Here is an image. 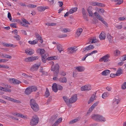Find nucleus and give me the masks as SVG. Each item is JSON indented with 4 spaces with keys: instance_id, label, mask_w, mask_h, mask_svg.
<instances>
[{
    "instance_id": "31",
    "label": "nucleus",
    "mask_w": 126,
    "mask_h": 126,
    "mask_svg": "<svg viewBox=\"0 0 126 126\" xmlns=\"http://www.w3.org/2000/svg\"><path fill=\"white\" fill-rule=\"evenodd\" d=\"M57 48L60 53L61 52V51L63 50L62 46L60 44L57 46Z\"/></svg>"
},
{
    "instance_id": "4",
    "label": "nucleus",
    "mask_w": 126,
    "mask_h": 126,
    "mask_svg": "<svg viewBox=\"0 0 126 126\" xmlns=\"http://www.w3.org/2000/svg\"><path fill=\"white\" fill-rule=\"evenodd\" d=\"M52 63H51L52 65L51 68V70L52 71H55V74H56V75H57L59 72V66L58 64L57 63L55 65H54V63L52 61L51 62Z\"/></svg>"
},
{
    "instance_id": "22",
    "label": "nucleus",
    "mask_w": 126,
    "mask_h": 126,
    "mask_svg": "<svg viewBox=\"0 0 126 126\" xmlns=\"http://www.w3.org/2000/svg\"><path fill=\"white\" fill-rule=\"evenodd\" d=\"M110 73V70H106L102 72L101 73V74L102 75L106 76L109 74Z\"/></svg>"
},
{
    "instance_id": "54",
    "label": "nucleus",
    "mask_w": 126,
    "mask_h": 126,
    "mask_svg": "<svg viewBox=\"0 0 126 126\" xmlns=\"http://www.w3.org/2000/svg\"><path fill=\"white\" fill-rule=\"evenodd\" d=\"M8 17L9 19L11 21L12 20V18L11 14L10 12H8Z\"/></svg>"
},
{
    "instance_id": "53",
    "label": "nucleus",
    "mask_w": 126,
    "mask_h": 126,
    "mask_svg": "<svg viewBox=\"0 0 126 126\" xmlns=\"http://www.w3.org/2000/svg\"><path fill=\"white\" fill-rule=\"evenodd\" d=\"M97 50H94L92 52H91L90 53H88L89 55V56L91 55L92 54H93L95 53H97Z\"/></svg>"
},
{
    "instance_id": "64",
    "label": "nucleus",
    "mask_w": 126,
    "mask_h": 126,
    "mask_svg": "<svg viewBox=\"0 0 126 126\" xmlns=\"http://www.w3.org/2000/svg\"><path fill=\"white\" fill-rule=\"evenodd\" d=\"M118 19L120 21H122L126 20V17H120L118 18Z\"/></svg>"
},
{
    "instance_id": "57",
    "label": "nucleus",
    "mask_w": 126,
    "mask_h": 126,
    "mask_svg": "<svg viewBox=\"0 0 126 126\" xmlns=\"http://www.w3.org/2000/svg\"><path fill=\"white\" fill-rule=\"evenodd\" d=\"M60 74V75L63 76H64L66 75L65 72L63 71H61Z\"/></svg>"
},
{
    "instance_id": "14",
    "label": "nucleus",
    "mask_w": 126,
    "mask_h": 126,
    "mask_svg": "<svg viewBox=\"0 0 126 126\" xmlns=\"http://www.w3.org/2000/svg\"><path fill=\"white\" fill-rule=\"evenodd\" d=\"M94 47V46L92 45H90L87 47H85L83 49V52L87 51L91 49H93Z\"/></svg>"
},
{
    "instance_id": "7",
    "label": "nucleus",
    "mask_w": 126,
    "mask_h": 126,
    "mask_svg": "<svg viewBox=\"0 0 126 126\" xmlns=\"http://www.w3.org/2000/svg\"><path fill=\"white\" fill-rule=\"evenodd\" d=\"M77 99V95L76 94L72 96L69 99V103L72 104L75 102Z\"/></svg>"
},
{
    "instance_id": "10",
    "label": "nucleus",
    "mask_w": 126,
    "mask_h": 126,
    "mask_svg": "<svg viewBox=\"0 0 126 126\" xmlns=\"http://www.w3.org/2000/svg\"><path fill=\"white\" fill-rule=\"evenodd\" d=\"M91 4L93 6H97L101 7H104L105 6V5L104 4L102 3H100L98 2H91Z\"/></svg>"
},
{
    "instance_id": "33",
    "label": "nucleus",
    "mask_w": 126,
    "mask_h": 126,
    "mask_svg": "<svg viewBox=\"0 0 126 126\" xmlns=\"http://www.w3.org/2000/svg\"><path fill=\"white\" fill-rule=\"evenodd\" d=\"M95 96L94 94H93L91 97L90 100L88 101V104H90L91 102H92L95 99Z\"/></svg>"
},
{
    "instance_id": "50",
    "label": "nucleus",
    "mask_w": 126,
    "mask_h": 126,
    "mask_svg": "<svg viewBox=\"0 0 126 126\" xmlns=\"http://www.w3.org/2000/svg\"><path fill=\"white\" fill-rule=\"evenodd\" d=\"M67 36L66 34H61L59 35L58 37L59 38H62L66 37Z\"/></svg>"
},
{
    "instance_id": "25",
    "label": "nucleus",
    "mask_w": 126,
    "mask_h": 126,
    "mask_svg": "<svg viewBox=\"0 0 126 126\" xmlns=\"http://www.w3.org/2000/svg\"><path fill=\"white\" fill-rule=\"evenodd\" d=\"M46 7L40 6L37 8V9L39 11L42 12L45 10L47 9Z\"/></svg>"
},
{
    "instance_id": "1",
    "label": "nucleus",
    "mask_w": 126,
    "mask_h": 126,
    "mask_svg": "<svg viewBox=\"0 0 126 126\" xmlns=\"http://www.w3.org/2000/svg\"><path fill=\"white\" fill-rule=\"evenodd\" d=\"M39 121V118L36 115H34L33 116L31 119L30 124L32 126L36 125L38 123Z\"/></svg>"
},
{
    "instance_id": "44",
    "label": "nucleus",
    "mask_w": 126,
    "mask_h": 126,
    "mask_svg": "<svg viewBox=\"0 0 126 126\" xmlns=\"http://www.w3.org/2000/svg\"><path fill=\"white\" fill-rule=\"evenodd\" d=\"M49 94H50L48 91V89L47 88L46 89V91L45 93V95L47 97L49 96Z\"/></svg>"
},
{
    "instance_id": "21",
    "label": "nucleus",
    "mask_w": 126,
    "mask_h": 126,
    "mask_svg": "<svg viewBox=\"0 0 126 126\" xmlns=\"http://www.w3.org/2000/svg\"><path fill=\"white\" fill-rule=\"evenodd\" d=\"M80 120V118L79 117H77L69 121V124H73L78 121Z\"/></svg>"
},
{
    "instance_id": "55",
    "label": "nucleus",
    "mask_w": 126,
    "mask_h": 126,
    "mask_svg": "<svg viewBox=\"0 0 126 126\" xmlns=\"http://www.w3.org/2000/svg\"><path fill=\"white\" fill-rule=\"evenodd\" d=\"M57 88H58V90H62L63 89V87L62 86L59 85H57Z\"/></svg>"
},
{
    "instance_id": "29",
    "label": "nucleus",
    "mask_w": 126,
    "mask_h": 126,
    "mask_svg": "<svg viewBox=\"0 0 126 126\" xmlns=\"http://www.w3.org/2000/svg\"><path fill=\"white\" fill-rule=\"evenodd\" d=\"M30 89V87L27 88L25 91V94H30L32 92Z\"/></svg>"
},
{
    "instance_id": "6",
    "label": "nucleus",
    "mask_w": 126,
    "mask_h": 126,
    "mask_svg": "<svg viewBox=\"0 0 126 126\" xmlns=\"http://www.w3.org/2000/svg\"><path fill=\"white\" fill-rule=\"evenodd\" d=\"M38 58V56H32L28 57L27 58H25L24 60L26 62L32 61L34 60L37 59Z\"/></svg>"
},
{
    "instance_id": "26",
    "label": "nucleus",
    "mask_w": 126,
    "mask_h": 126,
    "mask_svg": "<svg viewBox=\"0 0 126 126\" xmlns=\"http://www.w3.org/2000/svg\"><path fill=\"white\" fill-rule=\"evenodd\" d=\"M0 56L6 58L11 59L12 58V56H11L5 54H0Z\"/></svg>"
},
{
    "instance_id": "60",
    "label": "nucleus",
    "mask_w": 126,
    "mask_h": 126,
    "mask_svg": "<svg viewBox=\"0 0 126 126\" xmlns=\"http://www.w3.org/2000/svg\"><path fill=\"white\" fill-rule=\"evenodd\" d=\"M22 20L23 22L25 23H26L27 24H30V23L26 19L23 18L22 19Z\"/></svg>"
},
{
    "instance_id": "16",
    "label": "nucleus",
    "mask_w": 126,
    "mask_h": 126,
    "mask_svg": "<svg viewBox=\"0 0 126 126\" xmlns=\"http://www.w3.org/2000/svg\"><path fill=\"white\" fill-rule=\"evenodd\" d=\"M94 14L95 16L96 17V18L99 20L101 21H102V20L103 19V18L97 12H95L94 13Z\"/></svg>"
},
{
    "instance_id": "61",
    "label": "nucleus",
    "mask_w": 126,
    "mask_h": 126,
    "mask_svg": "<svg viewBox=\"0 0 126 126\" xmlns=\"http://www.w3.org/2000/svg\"><path fill=\"white\" fill-rule=\"evenodd\" d=\"M0 68H2L6 69H8L9 68V67L6 65H0Z\"/></svg>"
},
{
    "instance_id": "62",
    "label": "nucleus",
    "mask_w": 126,
    "mask_h": 126,
    "mask_svg": "<svg viewBox=\"0 0 126 126\" xmlns=\"http://www.w3.org/2000/svg\"><path fill=\"white\" fill-rule=\"evenodd\" d=\"M94 109V108L92 106H91L89 108V110L87 112V113H90L91 112H92V111Z\"/></svg>"
},
{
    "instance_id": "35",
    "label": "nucleus",
    "mask_w": 126,
    "mask_h": 126,
    "mask_svg": "<svg viewBox=\"0 0 126 126\" xmlns=\"http://www.w3.org/2000/svg\"><path fill=\"white\" fill-rule=\"evenodd\" d=\"M107 37L109 42H112L113 41V37L111 36L110 34H108L107 35Z\"/></svg>"
},
{
    "instance_id": "32",
    "label": "nucleus",
    "mask_w": 126,
    "mask_h": 126,
    "mask_svg": "<svg viewBox=\"0 0 126 126\" xmlns=\"http://www.w3.org/2000/svg\"><path fill=\"white\" fill-rule=\"evenodd\" d=\"M123 73V71L121 69H119L117 71L116 73V75L117 76H120L121 74Z\"/></svg>"
},
{
    "instance_id": "2",
    "label": "nucleus",
    "mask_w": 126,
    "mask_h": 126,
    "mask_svg": "<svg viewBox=\"0 0 126 126\" xmlns=\"http://www.w3.org/2000/svg\"><path fill=\"white\" fill-rule=\"evenodd\" d=\"M30 104L32 108L34 111H37L39 110L38 105L33 99L30 100Z\"/></svg>"
},
{
    "instance_id": "36",
    "label": "nucleus",
    "mask_w": 126,
    "mask_h": 126,
    "mask_svg": "<svg viewBox=\"0 0 126 126\" xmlns=\"http://www.w3.org/2000/svg\"><path fill=\"white\" fill-rule=\"evenodd\" d=\"M109 95V93L107 92L103 93L102 95V97L104 99H105Z\"/></svg>"
},
{
    "instance_id": "17",
    "label": "nucleus",
    "mask_w": 126,
    "mask_h": 126,
    "mask_svg": "<svg viewBox=\"0 0 126 126\" xmlns=\"http://www.w3.org/2000/svg\"><path fill=\"white\" fill-rule=\"evenodd\" d=\"M113 103L114 105L118 104L120 101V100L119 97L117 96H116L113 99Z\"/></svg>"
},
{
    "instance_id": "11",
    "label": "nucleus",
    "mask_w": 126,
    "mask_h": 126,
    "mask_svg": "<svg viewBox=\"0 0 126 126\" xmlns=\"http://www.w3.org/2000/svg\"><path fill=\"white\" fill-rule=\"evenodd\" d=\"M40 64V63H38L34 64L31 68L30 69L32 71H34L38 69Z\"/></svg>"
},
{
    "instance_id": "8",
    "label": "nucleus",
    "mask_w": 126,
    "mask_h": 126,
    "mask_svg": "<svg viewBox=\"0 0 126 126\" xmlns=\"http://www.w3.org/2000/svg\"><path fill=\"white\" fill-rule=\"evenodd\" d=\"M109 54H107L101 58L99 59V61L100 62H102L103 61L104 62H107L109 61Z\"/></svg>"
},
{
    "instance_id": "56",
    "label": "nucleus",
    "mask_w": 126,
    "mask_h": 126,
    "mask_svg": "<svg viewBox=\"0 0 126 126\" xmlns=\"http://www.w3.org/2000/svg\"><path fill=\"white\" fill-rule=\"evenodd\" d=\"M14 37L17 40L19 41L20 39V37L19 35H16L14 36Z\"/></svg>"
},
{
    "instance_id": "38",
    "label": "nucleus",
    "mask_w": 126,
    "mask_h": 126,
    "mask_svg": "<svg viewBox=\"0 0 126 126\" xmlns=\"http://www.w3.org/2000/svg\"><path fill=\"white\" fill-rule=\"evenodd\" d=\"M63 98L65 102L66 103L67 105L69 103V101H68V98L66 96H64L63 97Z\"/></svg>"
},
{
    "instance_id": "42",
    "label": "nucleus",
    "mask_w": 126,
    "mask_h": 126,
    "mask_svg": "<svg viewBox=\"0 0 126 126\" xmlns=\"http://www.w3.org/2000/svg\"><path fill=\"white\" fill-rule=\"evenodd\" d=\"M3 84V85H2L3 86L5 87V88L3 87V89H2V90L5 92H7V88L8 87V85L7 84Z\"/></svg>"
},
{
    "instance_id": "27",
    "label": "nucleus",
    "mask_w": 126,
    "mask_h": 126,
    "mask_svg": "<svg viewBox=\"0 0 126 126\" xmlns=\"http://www.w3.org/2000/svg\"><path fill=\"white\" fill-rule=\"evenodd\" d=\"M113 54L115 56H119L121 54V52L118 50L116 49L114 51Z\"/></svg>"
},
{
    "instance_id": "23",
    "label": "nucleus",
    "mask_w": 126,
    "mask_h": 126,
    "mask_svg": "<svg viewBox=\"0 0 126 126\" xmlns=\"http://www.w3.org/2000/svg\"><path fill=\"white\" fill-rule=\"evenodd\" d=\"M59 80L62 83H66L67 82V79L65 77H62L59 78Z\"/></svg>"
},
{
    "instance_id": "47",
    "label": "nucleus",
    "mask_w": 126,
    "mask_h": 126,
    "mask_svg": "<svg viewBox=\"0 0 126 126\" xmlns=\"http://www.w3.org/2000/svg\"><path fill=\"white\" fill-rule=\"evenodd\" d=\"M61 31L63 32H69V29H68L64 28Z\"/></svg>"
},
{
    "instance_id": "43",
    "label": "nucleus",
    "mask_w": 126,
    "mask_h": 126,
    "mask_svg": "<svg viewBox=\"0 0 126 126\" xmlns=\"http://www.w3.org/2000/svg\"><path fill=\"white\" fill-rule=\"evenodd\" d=\"M57 57L56 56H54L52 57H50L48 58L47 60H55L57 59Z\"/></svg>"
},
{
    "instance_id": "51",
    "label": "nucleus",
    "mask_w": 126,
    "mask_h": 126,
    "mask_svg": "<svg viewBox=\"0 0 126 126\" xmlns=\"http://www.w3.org/2000/svg\"><path fill=\"white\" fill-rule=\"evenodd\" d=\"M88 12L89 14V16H93V13L92 11L88 9Z\"/></svg>"
},
{
    "instance_id": "34",
    "label": "nucleus",
    "mask_w": 126,
    "mask_h": 126,
    "mask_svg": "<svg viewBox=\"0 0 126 126\" xmlns=\"http://www.w3.org/2000/svg\"><path fill=\"white\" fill-rule=\"evenodd\" d=\"M32 92H35L37 90V87L35 86L29 87Z\"/></svg>"
},
{
    "instance_id": "19",
    "label": "nucleus",
    "mask_w": 126,
    "mask_h": 126,
    "mask_svg": "<svg viewBox=\"0 0 126 126\" xmlns=\"http://www.w3.org/2000/svg\"><path fill=\"white\" fill-rule=\"evenodd\" d=\"M76 69L78 72H81L83 71L84 70V68L82 66H79L75 67Z\"/></svg>"
},
{
    "instance_id": "24",
    "label": "nucleus",
    "mask_w": 126,
    "mask_h": 126,
    "mask_svg": "<svg viewBox=\"0 0 126 126\" xmlns=\"http://www.w3.org/2000/svg\"><path fill=\"white\" fill-rule=\"evenodd\" d=\"M96 10L100 14L103 13L104 12V10L102 8H95Z\"/></svg>"
},
{
    "instance_id": "40",
    "label": "nucleus",
    "mask_w": 126,
    "mask_h": 126,
    "mask_svg": "<svg viewBox=\"0 0 126 126\" xmlns=\"http://www.w3.org/2000/svg\"><path fill=\"white\" fill-rule=\"evenodd\" d=\"M87 13L85 14H83V18L86 20L88 21V19L87 18Z\"/></svg>"
},
{
    "instance_id": "5",
    "label": "nucleus",
    "mask_w": 126,
    "mask_h": 126,
    "mask_svg": "<svg viewBox=\"0 0 126 126\" xmlns=\"http://www.w3.org/2000/svg\"><path fill=\"white\" fill-rule=\"evenodd\" d=\"M2 97L4 98L5 99L8 100H9L12 101L15 103H20L21 102L18 100L11 98L10 97H8L5 96H3Z\"/></svg>"
},
{
    "instance_id": "49",
    "label": "nucleus",
    "mask_w": 126,
    "mask_h": 126,
    "mask_svg": "<svg viewBox=\"0 0 126 126\" xmlns=\"http://www.w3.org/2000/svg\"><path fill=\"white\" fill-rule=\"evenodd\" d=\"M2 45L3 46H6L8 47H10V44H8L6 43H1Z\"/></svg>"
},
{
    "instance_id": "52",
    "label": "nucleus",
    "mask_w": 126,
    "mask_h": 126,
    "mask_svg": "<svg viewBox=\"0 0 126 126\" xmlns=\"http://www.w3.org/2000/svg\"><path fill=\"white\" fill-rule=\"evenodd\" d=\"M89 55L88 53L87 54H86L85 55V56L83 57L82 59L81 60L82 61H84L85 60V59Z\"/></svg>"
},
{
    "instance_id": "15",
    "label": "nucleus",
    "mask_w": 126,
    "mask_h": 126,
    "mask_svg": "<svg viewBox=\"0 0 126 126\" xmlns=\"http://www.w3.org/2000/svg\"><path fill=\"white\" fill-rule=\"evenodd\" d=\"M77 50V47H72L68 48V51L70 53H72L75 52Z\"/></svg>"
},
{
    "instance_id": "39",
    "label": "nucleus",
    "mask_w": 126,
    "mask_h": 126,
    "mask_svg": "<svg viewBox=\"0 0 126 126\" xmlns=\"http://www.w3.org/2000/svg\"><path fill=\"white\" fill-rule=\"evenodd\" d=\"M38 50L40 51V53L41 55L44 54L45 52V50L42 48H39L38 49Z\"/></svg>"
},
{
    "instance_id": "63",
    "label": "nucleus",
    "mask_w": 126,
    "mask_h": 126,
    "mask_svg": "<svg viewBox=\"0 0 126 126\" xmlns=\"http://www.w3.org/2000/svg\"><path fill=\"white\" fill-rule=\"evenodd\" d=\"M35 36L38 39V40H39V39H40V38H41L42 37L40 35L38 34V33H36L35 34Z\"/></svg>"
},
{
    "instance_id": "41",
    "label": "nucleus",
    "mask_w": 126,
    "mask_h": 126,
    "mask_svg": "<svg viewBox=\"0 0 126 126\" xmlns=\"http://www.w3.org/2000/svg\"><path fill=\"white\" fill-rule=\"evenodd\" d=\"M46 25L48 26H54L56 25V23H47L46 24Z\"/></svg>"
},
{
    "instance_id": "37",
    "label": "nucleus",
    "mask_w": 126,
    "mask_h": 126,
    "mask_svg": "<svg viewBox=\"0 0 126 126\" xmlns=\"http://www.w3.org/2000/svg\"><path fill=\"white\" fill-rule=\"evenodd\" d=\"M28 43L31 45H33L37 44V41L35 40H34L32 41H28Z\"/></svg>"
},
{
    "instance_id": "45",
    "label": "nucleus",
    "mask_w": 126,
    "mask_h": 126,
    "mask_svg": "<svg viewBox=\"0 0 126 126\" xmlns=\"http://www.w3.org/2000/svg\"><path fill=\"white\" fill-rule=\"evenodd\" d=\"M27 6L30 8H34L36 7V6L33 4H29L27 5Z\"/></svg>"
},
{
    "instance_id": "46",
    "label": "nucleus",
    "mask_w": 126,
    "mask_h": 126,
    "mask_svg": "<svg viewBox=\"0 0 126 126\" xmlns=\"http://www.w3.org/2000/svg\"><path fill=\"white\" fill-rule=\"evenodd\" d=\"M16 115L18 117H20L22 118H25L26 117V116L25 115H23L21 114H16Z\"/></svg>"
},
{
    "instance_id": "58",
    "label": "nucleus",
    "mask_w": 126,
    "mask_h": 126,
    "mask_svg": "<svg viewBox=\"0 0 126 126\" xmlns=\"http://www.w3.org/2000/svg\"><path fill=\"white\" fill-rule=\"evenodd\" d=\"M52 100L51 97H49L47 101V102L46 103L47 105H48L51 102Z\"/></svg>"
},
{
    "instance_id": "9",
    "label": "nucleus",
    "mask_w": 126,
    "mask_h": 126,
    "mask_svg": "<svg viewBox=\"0 0 126 126\" xmlns=\"http://www.w3.org/2000/svg\"><path fill=\"white\" fill-rule=\"evenodd\" d=\"M91 87L90 85H86L82 86L81 87V91H88L91 89Z\"/></svg>"
},
{
    "instance_id": "12",
    "label": "nucleus",
    "mask_w": 126,
    "mask_h": 126,
    "mask_svg": "<svg viewBox=\"0 0 126 126\" xmlns=\"http://www.w3.org/2000/svg\"><path fill=\"white\" fill-rule=\"evenodd\" d=\"M9 81L11 83H12L15 84H18L21 83L18 80L14 79H9Z\"/></svg>"
},
{
    "instance_id": "30",
    "label": "nucleus",
    "mask_w": 126,
    "mask_h": 126,
    "mask_svg": "<svg viewBox=\"0 0 126 126\" xmlns=\"http://www.w3.org/2000/svg\"><path fill=\"white\" fill-rule=\"evenodd\" d=\"M78 8L77 7L73 8L70 9L69 11L70 14L73 13L77 11Z\"/></svg>"
},
{
    "instance_id": "59",
    "label": "nucleus",
    "mask_w": 126,
    "mask_h": 126,
    "mask_svg": "<svg viewBox=\"0 0 126 126\" xmlns=\"http://www.w3.org/2000/svg\"><path fill=\"white\" fill-rule=\"evenodd\" d=\"M62 117H60L56 121V122L59 124L62 121Z\"/></svg>"
},
{
    "instance_id": "20",
    "label": "nucleus",
    "mask_w": 126,
    "mask_h": 126,
    "mask_svg": "<svg viewBox=\"0 0 126 126\" xmlns=\"http://www.w3.org/2000/svg\"><path fill=\"white\" fill-rule=\"evenodd\" d=\"M53 91L54 92H57L58 90L57 85L56 83L54 84L52 86Z\"/></svg>"
},
{
    "instance_id": "28",
    "label": "nucleus",
    "mask_w": 126,
    "mask_h": 126,
    "mask_svg": "<svg viewBox=\"0 0 126 126\" xmlns=\"http://www.w3.org/2000/svg\"><path fill=\"white\" fill-rule=\"evenodd\" d=\"M99 37L101 40H103L105 39V34L103 32H101L99 35Z\"/></svg>"
},
{
    "instance_id": "48",
    "label": "nucleus",
    "mask_w": 126,
    "mask_h": 126,
    "mask_svg": "<svg viewBox=\"0 0 126 126\" xmlns=\"http://www.w3.org/2000/svg\"><path fill=\"white\" fill-rule=\"evenodd\" d=\"M122 89L125 90L126 88V82H125L122 85Z\"/></svg>"
},
{
    "instance_id": "13",
    "label": "nucleus",
    "mask_w": 126,
    "mask_h": 126,
    "mask_svg": "<svg viewBox=\"0 0 126 126\" xmlns=\"http://www.w3.org/2000/svg\"><path fill=\"white\" fill-rule=\"evenodd\" d=\"M25 52L27 54L32 55L34 53V51L33 49L30 48H28L25 50Z\"/></svg>"
},
{
    "instance_id": "3",
    "label": "nucleus",
    "mask_w": 126,
    "mask_h": 126,
    "mask_svg": "<svg viewBox=\"0 0 126 126\" xmlns=\"http://www.w3.org/2000/svg\"><path fill=\"white\" fill-rule=\"evenodd\" d=\"M91 117L93 119L96 121L103 122L105 121V119L104 117L98 114L93 115Z\"/></svg>"
},
{
    "instance_id": "18",
    "label": "nucleus",
    "mask_w": 126,
    "mask_h": 126,
    "mask_svg": "<svg viewBox=\"0 0 126 126\" xmlns=\"http://www.w3.org/2000/svg\"><path fill=\"white\" fill-rule=\"evenodd\" d=\"M82 31V29L81 28L78 29L76 32L75 36L76 37H79L81 34Z\"/></svg>"
}]
</instances>
